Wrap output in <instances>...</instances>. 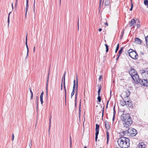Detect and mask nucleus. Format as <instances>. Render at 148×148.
<instances>
[{
  "instance_id": "1",
  "label": "nucleus",
  "mask_w": 148,
  "mask_h": 148,
  "mask_svg": "<svg viewBox=\"0 0 148 148\" xmlns=\"http://www.w3.org/2000/svg\"><path fill=\"white\" fill-rule=\"evenodd\" d=\"M121 118L122 121L124 122V123H123L124 127L128 128L132 124V119L131 118L129 114H123L121 116Z\"/></svg>"
},
{
  "instance_id": "2",
  "label": "nucleus",
  "mask_w": 148,
  "mask_h": 148,
  "mask_svg": "<svg viewBox=\"0 0 148 148\" xmlns=\"http://www.w3.org/2000/svg\"><path fill=\"white\" fill-rule=\"evenodd\" d=\"M119 147L121 148H127L130 146L129 139L125 137L119 138L117 141Z\"/></svg>"
},
{
  "instance_id": "3",
  "label": "nucleus",
  "mask_w": 148,
  "mask_h": 148,
  "mask_svg": "<svg viewBox=\"0 0 148 148\" xmlns=\"http://www.w3.org/2000/svg\"><path fill=\"white\" fill-rule=\"evenodd\" d=\"M132 78L135 83H140L143 86H148V82L145 80H143L142 79H140L137 74L133 75Z\"/></svg>"
},
{
  "instance_id": "4",
  "label": "nucleus",
  "mask_w": 148,
  "mask_h": 148,
  "mask_svg": "<svg viewBox=\"0 0 148 148\" xmlns=\"http://www.w3.org/2000/svg\"><path fill=\"white\" fill-rule=\"evenodd\" d=\"M128 135L131 136H135L137 133V130L132 128H129L128 129Z\"/></svg>"
},
{
  "instance_id": "5",
  "label": "nucleus",
  "mask_w": 148,
  "mask_h": 148,
  "mask_svg": "<svg viewBox=\"0 0 148 148\" xmlns=\"http://www.w3.org/2000/svg\"><path fill=\"white\" fill-rule=\"evenodd\" d=\"M129 56L133 59H137L138 57V55L135 51L130 53Z\"/></svg>"
},
{
  "instance_id": "6",
  "label": "nucleus",
  "mask_w": 148,
  "mask_h": 148,
  "mask_svg": "<svg viewBox=\"0 0 148 148\" xmlns=\"http://www.w3.org/2000/svg\"><path fill=\"white\" fill-rule=\"evenodd\" d=\"M129 73L132 77L133 75H135L137 74L136 71L134 69H131L129 71Z\"/></svg>"
},
{
  "instance_id": "7",
  "label": "nucleus",
  "mask_w": 148,
  "mask_h": 148,
  "mask_svg": "<svg viewBox=\"0 0 148 148\" xmlns=\"http://www.w3.org/2000/svg\"><path fill=\"white\" fill-rule=\"evenodd\" d=\"M76 87V82L75 79H74L73 81V90L72 92L71 93V98H72V96L74 95L75 92V90Z\"/></svg>"
},
{
  "instance_id": "8",
  "label": "nucleus",
  "mask_w": 148,
  "mask_h": 148,
  "mask_svg": "<svg viewBox=\"0 0 148 148\" xmlns=\"http://www.w3.org/2000/svg\"><path fill=\"white\" fill-rule=\"evenodd\" d=\"M129 24L130 27L133 26L134 27L136 24V21L134 19H132Z\"/></svg>"
},
{
  "instance_id": "9",
  "label": "nucleus",
  "mask_w": 148,
  "mask_h": 148,
  "mask_svg": "<svg viewBox=\"0 0 148 148\" xmlns=\"http://www.w3.org/2000/svg\"><path fill=\"white\" fill-rule=\"evenodd\" d=\"M143 76L144 79H142L143 80H145L147 82H148V72L145 74L143 75Z\"/></svg>"
},
{
  "instance_id": "10",
  "label": "nucleus",
  "mask_w": 148,
  "mask_h": 148,
  "mask_svg": "<svg viewBox=\"0 0 148 148\" xmlns=\"http://www.w3.org/2000/svg\"><path fill=\"white\" fill-rule=\"evenodd\" d=\"M105 125L106 129L107 130H109L110 128V125L108 122L107 121H105Z\"/></svg>"
},
{
  "instance_id": "11",
  "label": "nucleus",
  "mask_w": 148,
  "mask_h": 148,
  "mask_svg": "<svg viewBox=\"0 0 148 148\" xmlns=\"http://www.w3.org/2000/svg\"><path fill=\"white\" fill-rule=\"evenodd\" d=\"M138 147L139 148H145L146 147V144L144 142H142L138 144Z\"/></svg>"
},
{
  "instance_id": "12",
  "label": "nucleus",
  "mask_w": 148,
  "mask_h": 148,
  "mask_svg": "<svg viewBox=\"0 0 148 148\" xmlns=\"http://www.w3.org/2000/svg\"><path fill=\"white\" fill-rule=\"evenodd\" d=\"M27 33L26 37V41H25V45L26 46L27 48V56L28 54V52H29V49H28V46L27 44Z\"/></svg>"
},
{
  "instance_id": "13",
  "label": "nucleus",
  "mask_w": 148,
  "mask_h": 148,
  "mask_svg": "<svg viewBox=\"0 0 148 148\" xmlns=\"http://www.w3.org/2000/svg\"><path fill=\"white\" fill-rule=\"evenodd\" d=\"M135 42L138 44H140L141 43V41L140 39L136 38L135 40Z\"/></svg>"
},
{
  "instance_id": "14",
  "label": "nucleus",
  "mask_w": 148,
  "mask_h": 148,
  "mask_svg": "<svg viewBox=\"0 0 148 148\" xmlns=\"http://www.w3.org/2000/svg\"><path fill=\"white\" fill-rule=\"evenodd\" d=\"M28 7V0H26V6L25 17L26 18V15L27 13V9Z\"/></svg>"
},
{
  "instance_id": "15",
  "label": "nucleus",
  "mask_w": 148,
  "mask_h": 148,
  "mask_svg": "<svg viewBox=\"0 0 148 148\" xmlns=\"http://www.w3.org/2000/svg\"><path fill=\"white\" fill-rule=\"evenodd\" d=\"M99 125L97 124H96V132L99 133Z\"/></svg>"
},
{
  "instance_id": "16",
  "label": "nucleus",
  "mask_w": 148,
  "mask_h": 148,
  "mask_svg": "<svg viewBox=\"0 0 148 148\" xmlns=\"http://www.w3.org/2000/svg\"><path fill=\"white\" fill-rule=\"evenodd\" d=\"M106 133L107 135V143L108 144L109 139V132L108 131H106Z\"/></svg>"
},
{
  "instance_id": "17",
  "label": "nucleus",
  "mask_w": 148,
  "mask_h": 148,
  "mask_svg": "<svg viewBox=\"0 0 148 148\" xmlns=\"http://www.w3.org/2000/svg\"><path fill=\"white\" fill-rule=\"evenodd\" d=\"M49 72H50V71H49V72H48V76H47V80L46 85L47 86H48V82H49Z\"/></svg>"
},
{
  "instance_id": "18",
  "label": "nucleus",
  "mask_w": 148,
  "mask_h": 148,
  "mask_svg": "<svg viewBox=\"0 0 148 148\" xmlns=\"http://www.w3.org/2000/svg\"><path fill=\"white\" fill-rule=\"evenodd\" d=\"M98 86H99V89L98 91V95H100V92L101 91V85H99V84L98 85Z\"/></svg>"
},
{
  "instance_id": "19",
  "label": "nucleus",
  "mask_w": 148,
  "mask_h": 148,
  "mask_svg": "<svg viewBox=\"0 0 148 148\" xmlns=\"http://www.w3.org/2000/svg\"><path fill=\"white\" fill-rule=\"evenodd\" d=\"M63 86H64V91H65V99H66V88L65 83H63Z\"/></svg>"
},
{
  "instance_id": "20",
  "label": "nucleus",
  "mask_w": 148,
  "mask_h": 148,
  "mask_svg": "<svg viewBox=\"0 0 148 148\" xmlns=\"http://www.w3.org/2000/svg\"><path fill=\"white\" fill-rule=\"evenodd\" d=\"M77 89H76V92L75 93V106H76V99L77 98Z\"/></svg>"
},
{
  "instance_id": "21",
  "label": "nucleus",
  "mask_w": 148,
  "mask_h": 148,
  "mask_svg": "<svg viewBox=\"0 0 148 148\" xmlns=\"http://www.w3.org/2000/svg\"><path fill=\"white\" fill-rule=\"evenodd\" d=\"M123 47H122L119 50V51L118 52V54H117L118 55H120L122 53V51L123 50Z\"/></svg>"
},
{
  "instance_id": "22",
  "label": "nucleus",
  "mask_w": 148,
  "mask_h": 148,
  "mask_svg": "<svg viewBox=\"0 0 148 148\" xmlns=\"http://www.w3.org/2000/svg\"><path fill=\"white\" fill-rule=\"evenodd\" d=\"M110 4V2L109 0H106L105 2V4L106 5H108Z\"/></svg>"
},
{
  "instance_id": "23",
  "label": "nucleus",
  "mask_w": 148,
  "mask_h": 148,
  "mask_svg": "<svg viewBox=\"0 0 148 148\" xmlns=\"http://www.w3.org/2000/svg\"><path fill=\"white\" fill-rule=\"evenodd\" d=\"M120 103L121 106H123L126 104V102L125 101H122Z\"/></svg>"
},
{
  "instance_id": "24",
  "label": "nucleus",
  "mask_w": 148,
  "mask_h": 148,
  "mask_svg": "<svg viewBox=\"0 0 148 148\" xmlns=\"http://www.w3.org/2000/svg\"><path fill=\"white\" fill-rule=\"evenodd\" d=\"M126 96L127 97H128L130 94V91L129 90H127L126 91Z\"/></svg>"
},
{
  "instance_id": "25",
  "label": "nucleus",
  "mask_w": 148,
  "mask_h": 148,
  "mask_svg": "<svg viewBox=\"0 0 148 148\" xmlns=\"http://www.w3.org/2000/svg\"><path fill=\"white\" fill-rule=\"evenodd\" d=\"M144 3L145 5L147 6V7L148 8V1L147 0H144Z\"/></svg>"
},
{
  "instance_id": "26",
  "label": "nucleus",
  "mask_w": 148,
  "mask_h": 148,
  "mask_svg": "<svg viewBox=\"0 0 148 148\" xmlns=\"http://www.w3.org/2000/svg\"><path fill=\"white\" fill-rule=\"evenodd\" d=\"M105 45L106 47V52H107L109 50V46L106 44H105Z\"/></svg>"
},
{
  "instance_id": "27",
  "label": "nucleus",
  "mask_w": 148,
  "mask_h": 148,
  "mask_svg": "<svg viewBox=\"0 0 148 148\" xmlns=\"http://www.w3.org/2000/svg\"><path fill=\"white\" fill-rule=\"evenodd\" d=\"M39 98L38 96H36V104L37 106L38 105V101Z\"/></svg>"
},
{
  "instance_id": "28",
  "label": "nucleus",
  "mask_w": 148,
  "mask_h": 148,
  "mask_svg": "<svg viewBox=\"0 0 148 148\" xmlns=\"http://www.w3.org/2000/svg\"><path fill=\"white\" fill-rule=\"evenodd\" d=\"M81 102H80L79 105V116H80L81 114Z\"/></svg>"
},
{
  "instance_id": "29",
  "label": "nucleus",
  "mask_w": 148,
  "mask_h": 148,
  "mask_svg": "<svg viewBox=\"0 0 148 148\" xmlns=\"http://www.w3.org/2000/svg\"><path fill=\"white\" fill-rule=\"evenodd\" d=\"M147 72H148V71H145V70H143L142 72V75L143 76V74H145V73H147Z\"/></svg>"
},
{
  "instance_id": "30",
  "label": "nucleus",
  "mask_w": 148,
  "mask_h": 148,
  "mask_svg": "<svg viewBox=\"0 0 148 148\" xmlns=\"http://www.w3.org/2000/svg\"><path fill=\"white\" fill-rule=\"evenodd\" d=\"M99 134V133H97V132H96V133H95V140L96 141H97V139L98 138V136Z\"/></svg>"
},
{
  "instance_id": "31",
  "label": "nucleus",
  "mask_w": 148,
  "mask_h": 148,
  "mask_svg": "<svg viewBox=\"0 0 148 148\" xmlns=\"http://www.w3.org/2000/svg\"><path fill=\"white\" fill-rule=\"evenodd\" d=\"M70 139V147L71 148V145H72V138L71 136H70L69 137Z\"/></svg>"
},
{
  "instance_id": "32",
  "label": "nucleus",
  "mask_w": 148,
  "mask_h": 148,
  "mask_svg": "<svg viewBox=\"0 0 148 148\" xmlns=\"http://www.w3.org/2000/svg\"><path fill=\"white\" fill-rule=\"evenodd\" d=\"M97 99H98L99 102H101V97L100 96V95H98V97H97Z\"/></svg>"
},
{
  "instance_id": "33",
  "label": "nucleus",
  "mask_w": 148,
  "mask_h": 148,
  "mask_svg": "<svg viewBox=\"0 0 148 148\" xmlns=\"http://www.w3.org/2000/svg\"><path fill=\"white\" fill-rule=\"evenodd\" d=\"M119 44H118L117 45L116 47V49L115 51V52L116 53L118 51V50L119 49Z\"/></svg>"
},
{
  "instance_id": "34",
  "label": "nucleus",
  "mask_w": 148,
  "mask_h": 148,
  "mask_svg": "<svg viewBox=\"0 0 148 148\" xmlns=\"http://www.w3.org/2000/svg\"><path fill=\"white\" fill-rule=\"evenodd\" d=\"M76 88L77 89V88L78 82V77L77 76H76Z\"/></svg>"
},
{
  "instance_id": "35",
  "label": "nucleus",
  "mask_w": 148,
  "mask_h": 148,
  "mask_svg": "<svg viewBox=\"0 0 148 148\" xmlns=\"http://www.w3.org/2000/svg\"><path fill=\"white\" fill-rule=\"evenodd\" d=\"M147 45H148V35L145 38Z\"/></svg>"
},
{
  "instance_id": "36",
  "label": "nucleus",
  "mask_w": 148,
  "mask_h": 148,
  "mask_svg": "<svg viewBox=\"0 0 148 148\" xmlns=\"http://www.w3.org/2000/svg\"><path fill=\"white\" fill-rule=\"evenodd\" d=\"M134 51L133 49H130L128 51V52L130 54V53H131V52H132L133 51Z\"/></svg>"
},
{
  "instance_id": "37",
  "label": "nucleus",
  "mask_w": 148,
  "mask_h": 148,
  "mask_svg": "<svg viewBox=\"0 0 148 148\" xmlns=\"http://www.w3.org/2000/svg\"><path fill=\"white\" fill-rule=\"evenodd\" d=\"M29 145L30 148H31V147L32 146V141L31 140L30 141V143L29 144Z\"/></svg>"
},
{
  "instance_id": "38",
  "label": "nucleus",
  "mask_w": 148,
  "mask_h": 148,
  "mask_svg": "<svg viewBox=\"0 0 148 148\" xmlns=\"http://www.w3.org/2000/svg\"><path fill=\"white\" fill-rule=\"evenodd\" d=\"M65 76L63 75L62 79V81H63V83H65Z\"/></svg>"
},
{
  "instance_id": "39",
  "label": "nucleus",
  "mask_w": 148,
  "mask_h": 148,
  "mask_svg": "<svg viewBox=\"0 0 148 148\" xmlns=\"http://www.w3.org/2000/svg\"><path fill=\"white\" fill-rule=\"evenodd\" d=\"M122 133L124 135H125V134H128V130L127 131H123Z\"/></svg>"
},
{
  "instance_id": "40",
  "label": "nucleus",
  "mask_w": 148,
  "mask_h": 148,
  "mask_svg": "<svg viewBox=\"0 0 148 148\" xmlns=\"http://www.w3.org/2000/svg\"><path fill=\"white\" fill-rule=\"evenodd\" d=\"M133 4L132 3V4H131V8L130 10V11H132V10L133 7Z\"/></svg>"
},
{
  "instance_id": "41",
  "label": "nucleus",
  "mask_w": 148,
  "mask_h": 148,
  "mask_svg": "<svg viewBox=\"0 0 148 148\" xmlns=\"http://www.w3.org/2000/svg\"><path fill=\"white\" fill-rule=\"evenodd\" d=\"M35 0H34V11H35Z\"/></svg>"
},
{
  "instance_id": "42",
  "label": "nucleus",
  "mask_w": 148,
  "mask_h": 148,
  "mask_svg": "<svg viewBox=\"0 0 148 148\" xmlns=\"http://www.w3.org/2000/svg\"><path fill=\"white\" fill-rule=\"evenodd\" d=\"M47 87L48 86H46V92L47 93V95H48V90H47Z\"/></svg>"
},
{
  "instance_id": "43",
  "label": "nucleus",
  "mask_w": 148,
  "mask_h": 148,
  "mask_svg": "<svg viewBox=\"0 0 148 148\" xmlns=\"http://www.w3.org/2000/svg\"><path fill=\"white\" fill-rule=\"evenodd\" d=\"M12 141H13L14 140V134H12Z\"/></svg>"
},
{
  "instance_id": "44",
  "label": "nucleus",
  "mask_w": 148,
  "mask_h": 148,
  "mask_svg": "<svg viewBox=\"0 0 148 148\" xmlns=\"http://www.w3.org/2000/svg\"><path fill=\"white\" fill-rule=\"evenodd\" d=\"M116 114V112L114 110V112H113V116H115V114Z\"/></svg>"
},
{
  "instance_id": "45",
  "label": "nucleus",
  "mask_w": 148,
  "mask_h": 148,
  "mask_svg": "<svg viewBox=\"0 0 148 148\" xmlns=\"http://www.w3.org/2000/svg\"><path fill=\"white\" fill-rule=\"evenodd\" d=\"M104 108V106L103 109L102 111V116H103V115Z\"/></svg>"
},
{
  "instance_id": "46",
  "label": "nucleus",
  "mask_w": 148,
  "mask_h": 148,
  "mask_svg": "<svg viewBox=\"0 0 148 148\" xmlns=\"http://www.w3.org/2000/svg\"><path fill=\"white\" fill-rule=\"evenodd\" d=\"M29 90H30V91L31 94H33V92L31 90V88H29Z\"/></svg>"
},
{
  "instance_id": "47",
  "label": "nucleus",
  "mask_w": 148,
  "mask_h": 148,
  "mask_svg": "<svg viewBox=\"0 0 148 148\" xmlns=\"http://www.w3.org/2000/svg\"><path fill=\"white\" fill-rule=\"evenodd\" d=\"M43 91H42V92L41 93L40 96H41V97H43Z\"/></svg>"
},
{
  "instance_id": "48",
  "label": "nucleus",
  "mask_w": 148,
  "mask_h": 148,
  "mask_svg": "<svg viewBox=\"0 0 148 148\" xmlns=\"http://www.w3.org/2000/svg\"><path fill=\"white\" fill-rule=\"evenodd\" d=\"M99 8L101 7V0H100V3H99Z\"/></svg>"
},
{
  "instance_id": "49",
  "label": "nucleus",
  "mask_w": 148,
  "mask_h": 148,
  "mask_svg": "<svg viewBox=\"0 0 148 148\" xmlns=\"http://www.w3.org/2000/svg\"><path fill=\"white\" fill-rule=\"evenodd\" d=\"M102 76L101 75L99 77V80H100L102 78Z\"/></svg>"
},
{
  "instance_id": "50",
  "label": "nucleus",
  "mask_w": 148,
  "mask_h": 148,
  "mask_svg": "<svg viewBox=\"0 0 148 148\" xmlns=\"http://www.w3.org/2000/svg\"><path fill=\"white\" fill-rule=\"evenodd\" d=\"M124 33V31H123V33H122V35L121 36V37H120V38L121 39L123 37V34Z\"/></svg>"
},
{
  "instance_id": "51",
  "label": "nucleus",
  "mask_w": 148,
  "mask_h": 148,
  "mask_svg": "<svg viewBox=\"0 0 148 148\" xmlns=\"http://www.w3.org/2000/svg\"><path fill=\"white\" fill-rule=\"evenodd\" d=\"M43 97H41V96H40V101H42L43 100Z\"/></svg>"
},
{
  "instance_id": "52",
  "label": "nucleus",
  "mask_w": 148,
  "mask_h": 148,
  "mask_svg": "<svg viewBox=\"0 0 148 148\" xmlns=\"http://www.w3.org/2000/svg\"><path fill=\"white\" fill-rule=\"evenodd\" d=\"M117 56H118V57H117V58H116V60H118L119 59V57L120 56L119 55H117Z\"/></svg>"
},
{
  "instance_id": "53",
  "label": "nucleus",
  "mask_w": 148,
  "mask_h": 148,
  "mask_svg": "<svg viewBox=\"0 0 148 148\" xmlns=\"http://www.w3.org/2000/svg\"><path fill=\"white\" fill-rule=\"evenodd\" d=\"M10 19H8V26L9 25V24Z\"/></svg>"
},
{
  "instance_id": "54",
  "label": "nucleus",
  "mask_w": 148,
  "mask_h": 148,
  "mask_svg": "<svg viewBox=\"0 0 148 148\" xmlns=\"http://www.w3.org/2000/svg\"><path fill=\"white\" fill-rule=\"evenodd\" d=\"M108 102H109V101H108L107 102V105H106V108H108Z\"/></svg>"
},
{
  "instance_id": "55",
  "label": "nucleus",
  "mask_w": 148,
  "mask_h": 148,
  "mask_svg": "<svg viewBox=\"0 0 148 148\" xmlns=\"http://www.w3.org/2000/svg\"><path fill=\"white\" fill-rule=\"evenodd\" d=\"M61 90H62V83L61 85Z\"/></svg>"
},
{
  "instance_id": "56",
  "label": "nucleus",
  "mask_w": 148,
  "mask_h": 148,
  "mask_svg": "<svg viewBox=\"0 0 148 148\" xmlns=\"http://www.w3.org/2000/svg\"><path fill=\"white\" fill-rule=\"evenodd\" d=\"M137 27L138 28H139L140 27V25L139 24H137Z\"/></svg>"
},
{
  "instance_id": "57",
  "label": "nucleus",
  "mask_w": 148,
  "mask_h": 148,
  "mask_svg": "<svg viewBox=\"0 0 148 148\" xmlns=\"http://www.w3.org/2000/svg\"><path fill=\"white\" fill-rule=\"evenodd\" d=\"M11 13V12H10L9 13V14H8V19H9V15Z\"/></svg>"
},
{
  "instance_id": "58",
  "label": "nucleus",
  "mask_w": 148,
  "mask_h": 148,
  "mask_svg": "<svg viewBox=\"0 0 148 148\" xmlns=\"http://www.w3.org/2000/svg\"><path fill=\"white\" fill-rule=\"evenodd\" d=\"M51 119H49V125H50V126H51Z\"/></svg>"
},
{
  "instance_id": "59",
  "label": "nucleus",
  "mask_w": 148,
  "mask_h": 148,
  "mask_svg": "<svg viewBox=\"0 0 148 148\" xmlns=\"http://www.w3.org/2000/svg\"><path fill=\"white\" fill-rule=\"evenodd\" d=\"M33 97V94H31V99H32Z\"/></svg>"
},
{
  "instance_id": "60",
  "label": "nucleus",
  "mask_w": 148,
  "mask_h": 148,
  "mask_svg": "<svg viewBox=\"0 0 148 148\" xmlns=\"http://www.w3.org/2000/svg\"><path fill=\"white\" fill-rule=\"evenodd\" d=\"M102 30V29L101 28H99V32H101V31Z\"/></svg>"
},
{
  "instance_id": "61",
  "label": "nucleus",
  "mask_w": 148,
  "mask_h": 148,
  "mask_svg": "<svg viewBox=\"0 0 148 148\" xmlns=\"http://www.w3.org/2000/svg\"><path fill=\"white\" fill-rule=\"evenodd\" d=\"M66 71H65L64 72V76H65V75L66 74Z\"/></svg>"
},
{
  "instance_id": "62",
  "label": "nucleus",
  "mask_w": 148,
  "mask_h": 148,
  "mask_svg": "<svg viewBox=\"0 0 148 148\" xmlns=\"http://www.w3.org/2000/svg\"><path fill=\"white\" fill-rule=\"evenodd\" d=\"M105 24L107 26H108V23L107 22H106L105 23Z\"/></svg>"
},
{
  "instance_id": "63",
  "label": "nucleus",
  "mask_w": 148,
  "mask_h": 148,
  "mask_svg": "<svg viewBox=\"0 0 148 148\" xmlns=\"http://www.w3.org/2000/svg\"><path fill=\"white\" fill-rule=\"evenodd\" d=\"M114 116H113V119H112V121H113L114 120Z\"/></svg>"
},
{
  "instance_id": "64",
  "label": "nucleus",
  "mask_w": 148,
  "mask_h": 148,
  "mask_svg": "<svg viewBox=\"0 0 148 148\" xmlns=\"http://www.w3.org/2000/svg\"><path fill=\"white\" fill-rule=\"evenodd\" d=\"M41 101V104H42L43 103V100L42 101Z\"/></svg>"
}]
</instances>
